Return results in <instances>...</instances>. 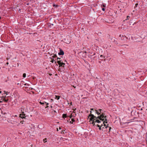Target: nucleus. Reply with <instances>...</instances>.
<instances>
[{
    "instance_id": "a211bd4d",
    "label": "nucleus",
    "mask_w": 147,
    "mask_h": 147,
    "mask_svg": "<svg viewBox=\"0 0 147 147\" xmlns=\"http://www.w3.org/2000/svg\"><path fill=\"white\" fill-rule=\"evenodd\" d=\"M130 18V16H127V19H126V20H128L129 18Z\"/></svg>"
},
{
    "instance_id": "393cba45",
    "label": "nucleus",
    "mask_w": 147,
    "mask_h": 147,
    "mask_svg": "<svg viewBox=\"0 0 147 147\" xmlns=\"http://www.w3.org/2000/svg\"><path fill=\"white\" fill-rule=\"evenodd\" d=\"M102 126H100V127H99V129L100 130L101 129V127Z\"/></svg>"
},
{
    "instance_id": "37998d69",
    "label": "nucleus",
    "mask_w": 147,
    "mask_h": 147,
    "mask_svg": "<svg viewBox=\"0 0 147 147\" xmlns=\"http://www.w3.org/2000/svg\"><path fill=\"white\" fill-rule=\"evenodd\" d=\"M70 104H71V105H72V102H71Z\"/></svg>"
},
{
    "instance_id": "7c9ffc66",
    "label": "nucleus",
    "mask_w": 147,
    "mask_h": 147,
    "mask_svg": "<svg viewBox=\"0 0 147 147\" xmlns=\"http://www.w3.org/2000/svg\"><path fill=\"white\" fill-rule=\"evenodd\" d=\"M103 7H105V5H103Z\"/></svg>"
},
{
    "instance_id": "f8f14e48",
    "label": "nucleus",
    "mask_w": 147,
    "mask_h": 147,
    "mask_svg": "<svg viewBox=\"0 0 147 147\" xmlns=\"http://www.w3.org/2000/svg\"><path fill=\"white\" fill-rule=\"evenodd\" d=\"M138 5V3H136L135 5V6L134 7V8L136 9V10H137V9H136V7H137Z\"/></svg>"
},
{
    "instance_id": "6e6552de",
    "label": "nucleus",
    "mask_w": 147,
    "mask_h": 147,
    "mask_svg": "<svg viewBox=\"0 0 147 147\" xmlns=\"http://www.w3.org/2000/svg\"><path fill=\"white\" fill-rule=\"evenodd\" d=\"M95 111L96 112H95L97 114H98V115H101V113H100L98 111V110H97L96 109H95Z\"/></svg>"
},
{
    "instance_id": "7ed1b4c3",
    "label": "nucleus",
    "mask_w": 147,
    "mask_h": 147,
    "mask_svg": "<svg viewBox=\"0 0 147 147\" xmlns=\"http://www.w3.org/2000/svg\"><path fill=\"white\" fill-rule=\"evenodd\" d=\"M103 123L104 124V126L106 128H107V126H106V125L105 124V123H107V120L106 119H105V120L103 121Z\"/></svg>"
},
{
    "instance_id": "49530a36",
    "label": "nucleus",
    "mask_w": 147,
    "mask_h": 147,
    "mask_svg": "<svg viewBox=\"0 0 147 147\" xmlns=\"http://www.w3.org/2000/svg\"><path fill=\"white\" fill-rule=\"evenodd\" d=\"M1 91H0V93H1Z\"/></svg>"
},
{
    "instance_id": "39448f33",
    "label": "nucleus",
    "mask_w": 147,
    "mask_h": 147,
    "mask_svg": "<svg viewBox=\"0 0 147 147\" xmlns=\"http://www.w3.org/2000/svg\"><path fill=\"white\" fill-rule=\"evenodd\" d=\"M64 54V53L63 51L61 49H60V52L58 53L59 55H63Z\"/></svg>"
},
{
    "instance_id": "1a4fd4ad",
    "label": "nucleus",
    "mask_w": 147,
    "mask_h": 147,
    "mask_svg": "<svg viewBox=\"0 0 147 147\" xmlns=\"http://www.w3.org/2000/svg\"><path fill=\"white\" fill-rule=\"evenodd\" d=\"M40 103L41 104V105H43V104H46V105H49V103H47L46 102H40Z\"/></svg>"
},
{
    "instance_id": "423d86ee",
    "label": "nucleus",
    "mask_w": 147,
    "mask_h": 147,
    "mask_svg": "<svg viewBox=\"0 0 147 147\" xmlns=\"http://www.w3.org/2000/svg\"><path fill=\"white\" fill-rule=\"evenodd\" d=\"M21 111L22 113H24V111H25V108L24 107H22L21 108Z\"/></svg>"
},
{
    "instance_id": "f257e3e1",
    "label": "nucleus",
    "mask_w": 147,
    "mask_h": 147,
    "mask_svg": "<svg viewBox=\"0 0 147 147\" xmlns=\"http://www.w3.org/2000/svg\"><path fill=\"white\" fill-rule=\"evenodd\" d=\"M105 114L104 113H102L100 116H98L97 117L94 116L93 114H90L88 116V117H90V121L92 122V123L93 124V125H94V120L96 119H99L100 120L102 121H104L105 119H104V118L105 119H106V116H105Z\"/></svg>"
},
{
    "instance_id": "79ce46f5",
    "label": "nucleus",
    "mask_w": 147,
    "mask_h": 147,
    "mask_svg": "<svg viewBox=\"0 0 147 147\" xmlns=\"http://www.w3.org/2000/svg\"><path fill=\"white\" fill-rule=\"evenodd\" d=\"M122 36V37H125V36Z\"/></svg>"
},
{
    "instance_id": "4c0bfd02",
    "label": "nucleus",
    "mask_w": 147,
    "mask_h": 147,
    "mask_svg": "<svg viewBox=\"0 0 147 147\" xmlns=\"http://www.w3.org/2000/svg\"><path fill=\"white\" fill-rule=\"evenodd\" d=\"M95 53H94V54H93V55H95Z\"/></svg>"
},
{
    "instance_id": "2f4dec72",
    "label": "nucleus",
    "mask_w": 147,
    "mask_h": 147,
    "mask_svg": "<svg viewBox=\"0 0 147 147\" xmlns=\"http://www.w3.org/2000/svg\"><path fill=\"white\" fill-rule=\"evenodd\" d=\"M53 5V6L54 7H55V4Z\"/></svg>"
},
{
    "instance_id": "f3484780",
    "label": "nucleus",
    "mask_w": 147,
    "mask_h": 147,
    "mask_svg": "<svg viewBox=\"0 0 147 147\" xmlns=\"http://www.w3.org/2000/svg\"><path fill=\"white\" fill-rule=\"evenodd\" d=\"M98 111H100V113H102V109H99Z\"/></svg>"
},
{
    "instance_id": "20e7f679",
    "label": "nucleus",
    "mask_w": 147,
    "mask_h": 147,
    "mask_svg": "<svg viewBox=\"0 0 147 147\" xmlns=\"http://www.w3.org/2000/svg\"><path fill=\"white\" fill-rule=\"evenodd\" d=\"M25 114L24 113H22V114H20V117L21 118H25Z\"/></svg>"
},
{
    "instance_id": "473e14b6",
    "label": "nucleus",
    "mask_w": 147,
    "mask_h": 147,
    "mask_svg": "<svg viewBox=\"0 0 147 147\" xmlns=\"http://www.w3.org/2000/svg\"><path fill=\"white\" fill-rule=\"evenodd\" d=\"M6 64H7V65H8V64H9V63H8V62H7V63H6Z\"/></svg>"
},
{
    "instance_id": "ddd939ff",
    "label": "nucleus",
    "mask_w": 147,
    "mask_h": 147,
    "mask_svg": "<svg viewBox=\"0 0 147 147\" xmlns=\"http://www.w3.org/2000/svg\"><path fill=\"white\" fill-rule=\"evenodd\" d=\"M67 117V115L66 114H63V118L66 117Z\"/></svg>"
},
{
    "instance_id": "4468645a",
    "label": "nucleus",
    "mask_w": 147,
    "mask_h": 147,
    "mask_svg": "<svg viewBox=\"0 0 147 147\" xmlns=\"http://www.w3.org/2000/svg\"><path fill=\"white\" fill-rule=\"evenodd\" d=\"M8 100V99H5V98H4V99H3V100H4L5 102H7Z\"/></svg>"
},
{
    "instance_id": "c756f323",
    "label": "nucleus",
    "mask_w": 147,
    "mask_h": 147,
    "mask_svg": "<svg viewBox=\"0 0 147 147\" xmlns=\"http://www.w3.org/2000/svg\"><path fill=\"white\" fill-rule=\"evenodd\" d=\"M90 114H91V113H92V111H90Z\"/></svg>"
},
{
    "instance_id": "72a5a7b5",
    "label": "nucleus",
    "mask_w": 147,
    "mask_h": 147,
    "mask_svg": "<svg viewBox=\"0 0 147 147\" xmlns=\"http://www.w3.org/2000/svg\"><path fill=\"white\" fill-rule=\"evenodd\" d=\"M51 102H52V101H53V99H51Z\"/></svg>"
},
{
    "instance_id": "6ab92c4d",
    "label": "nucleus",
    "mask_w": 147,
    "mask_h": 147,
    "mask_svg": "<svg viewBox=\"0 0 147 147\" xmlns=\"http://www.w3.org/2000/svg\"><path fill=\"white\" fill-rule=\"evenodd\" d=\"M96 125L97 126V127H100L101 126V125H98V124H97V125ZM102 126V124L101 125V126Z\"/></svg>"
},
{
    "instance_id": "a18cd8bd",
    "label": "nucleus",
    "mask_w": 147,
    "mask_h": 147,
    "mask_svg": "<svg viewBox=\"0 0 147 147\" xmlns=\"http://www.w3.org/2000/svg\"><path fill=\"white\" fill-rule=\"evenodd\" d=\"M119 36H120V37H121V35H120Z\"/></svg>"
},
{
    "instance_id": "0eeeda50",
    "label": "nucleus",
    "mask_w": 147,
    "mask_h": 147,
    "mask_svg": "<svg viewBox=\"0 0 147 147\" xmlns=\"http://www.w3.org/2000/svg\"><path fill=\"white\" fill-rule=\"evenodd\" d=\"M95 119L94 120V123L95 122H97L98 123H99L100 122V121L98 119Z\"/></svg>"
},
{
    "instance_id": "9b49d317",
    "label": "nucleus",
    "mask_w": 147,
    "mask_h": 147,
    "mask_svg": "<svg viewBox=\"0 0 147 147\" xmlns=\"http://www.w3.org/2000/svg\"><path fill=\"white\" fill-rule=\"evenodd\" d=\"M60 97V96H56V98L57 99V100H58Z\"/></svg>"
},
{
    "instance_id": "cd10ccee",
    "label": "nucleus",
    "mask_w": 147,
    "mask_h": 147,
    "mask_svg": "<svg viewBox=\"0 0 147 147\" xmlns=\"http://www.w3.org/2000/svg\"><path fill=\"white\" fill-rule=\"evenodd\" d=\"M103 56V55H101L100 56V57H102Z\"/></svg>"
},
{
    "instance_id": "c03bdc74",
    "label": "nucleus",
    "mask_w": 147,
    "mask_h": 147,
    "mask_svg": "<svg viewBox=\"0 0 147 147\" xmlns=\"http://www.w3.org/2000/svg\"><path fill=\"white\" fill-rule=\"evenodd\" d=\"M73 87H74V88H76V87H75V86H74Z\"/></svg>"
},
{
    "instance_id": "2eb2a0df",
    "label": "nucleus",
    "mask_w": 147,
    "mask_h": 147,
    "mask_svg": "<svg viewBox=\"0 0 147 147\" xmlns=\"http://www.w3.org/2000/svg\"><path fill=\"white\" fill-rule=\"evenodd\" d=\"M26 74H25V73H24L23 74V77H24V78H25L26 77Z\"/></svg>"
},
{
    "instance_id": "b1692460",
    "label": "nucleus",
    "mask_w": 147,
    "mask_h": 147,
    "mask_svg": "<svg viewBox=\"0 0 147 147\" xmlns=\"http://www.w3.org/2000/svg\"><path fill=\"white\" fill-rule=\"evenodd\" d=\"M71 121H73V122H74V121H75V120L73 119H71Z\"/></svg>"
},
{
    "instance_id": "ea45409f",
    "label": "nucleus",
    "mask_w": 147,
    "mask_h": 147,
    "mask_svg": "<svg viewBox=\"0 0 147 147\" xmlns=\"http://www.w3.org/2000/svg\"><path fill=\"white\" fill-rule=\"evenodd\" d=\"M26 84H25L24 85L26 86Z\"/></svg>"
},
{
    "instance_id": "e433bc0d",
    "label": "nucleus",
    "mask_w": 147,
    "mask_h": 147,
    "mask_svg": "<svg viewBox=\"0 0 147 147\" xmlns=\"http://www.w3.org/2000/svg\"><path fill=\"white\" fill-rule=\"evenodd\" d=\"M17 84L18 85H19V84H19V83H18Z\"/></svg>"
},
{
    "instance_id": "58836bf2",
    "label": "nucleus",
    "mask_w": 147,
    "mask_h": 147,
    "mask_svg": "<svg viewBox=\"0 0 147 147\" xmlns=\"http://www.w3.org/2000/svg\"><path fill=\"white\" fill-rule=\"evenodd\" d=\"M59 129H61V127H59Z\"/></svg>"
},
{
    "instance_id": "412c9836",
    "label": "nucleus",
    "mask_w": 147,
    "mask_h": 147,
    "mask_svg": "<svg viewBox=\"0 0 147 147\" xmlns=\"http://www.w3.org/2000/svg\"><path fill=\"white\" fill-rule=\"evenodd\" d=\"M57 57V55H56V54H54V56H53V57Z\"/></svg>"
},
{
    "instance_id": "4be33fe9",
    "label": "nucleus",
    "mask_w": 147,
    "mask_h": 147,
    "mask_svg": "<svg viewBox=\"0 0 147 147\" xmlns=\"http://www.w3.org/2000/svg\"><path fill=\"white\" fill-rule=\"evenodd\" d=\"M47 140V139H46V138H45V139H43V142H45V140Z\"/></svg>"
},
{
    "instance_id": "c85d7f7f",
    "label": "nucleus",
    "mask_w": 147,
    "mask_h": 147,
    "mask_svg": "<svg viewBox=\"0 0 147 147\" xmlns=\"http://www.w3.org/2000/svg\"><path fill=\"white\" fill-rule=\"evenodd\" d=\"M109 131H110V129H111V127H109Z\"/></svg>"
},
{
    "instance_id": "a19ab883",
    "label": "nucleus",
    "mask_w": 147,
    "mask_h": 147,
    "mask_svg": "<svg viewBox=\"0 0 147 147\" xmlns=\"http://www.w3.org/2000/svg\"><path fill=\"white\" fill-rule=\"evenodd\" d=\"M48 107V106H47V107H46V108Z\"/></svg>"
},
{
    "instance_id": "aec40b11",
    "label": "nucleus",
    "mask_w": 147,
    "mask_h": 147,
    "mask_svg": "<svg viewBox=\"0 0 147 147\" xmlns=\"http://www.w3.org/2000/svg\"><path fill=\"white\" fill-rule=\"evenodd\" d=\"M61 59V58L57 57V59H55V60H58V59L60 60Z\"/></svg>"
},
{
    "instance_id": "bb28decb",
    "label": "nucleus",
    "mask_w": 147,
    "mask_h": 147,
    "mask_svg": "<svg viewBox=\"0 0 147 147\" xmlns=\"http://www.w3.org/2000/svg\"><path fill=\"white\" fill-rule=\"evenodd\" d=\"M90 110H94V109H93V108H91V109H90Z\"/></svg>"
},
{
    "instance_id": "c9c22d12",
    "label": "nucleus",
    "mask_w": 147,
    "mask_h": 147,
    "mask_svg": "<svg viewBox=\"0 0 147 147\" xmlns=\"http://www.w3.org/2000/svg\"><path fill=\"white\" fill-rule=\"evenodd\" d=\"M70 123H73V122H71V121H70Z\"/></svg>"
},
{
    "instance_id": "a878e982",
    "label": "nucleus",
    "mask_w": 147,
    "mask_h": 147,
    "mask_svg": "<svg viewBox=\"0 0 147 147\" xmlns=\"http://www.w3.org/2000/svg\"><path fill=\"white\" fill-rule=\"evenodd\" d=\"M86 53H87V52H86V51H85V52H84V53H85V55H86Z\"/></svg>"
},
{
    "instance_id": "f03ea898",
    "label": "nucleus",
    "mask_w": 147,
    "mask_h": 147,
    "mask_svg": "<svg viewBox=\"0 0 147 147\" xmlns=\"http://www.w3.org/2000/svg\"><path fill=\"white\" fill-rule=\"evenodd\" d=\"M57 63L59 65V67H60L61 66L62 67H64V65H65V63H63V61H61V60L58 61H57Z\"/></svg>"
},
{
    "instance_id": "5701e85b",
    "label": "nucleus",
    "mask_w": 147,
    "mask_h": 147,
    "mask_svg": "<svg viewBox=\"0 0 147 147\" xmlns=\"http://www.w3.org/2000/svg\"><path fill=\"white\" fill-rule=\"evenodd\" d=\"M105 8H102V10L103 11H105Z\"/></svg>"
},
{
    "instance_id": "f704fd0d",
    "label": "nucleus",
    "mask_w": 147,
    "mask_h": 147,
    "mask_svg": "<svg viewBox=\"0 0 147 147\" xmlns=\"http://www.w3.org/2000/svg\"><path fill=\"white\" fill-rule=\"evenodd\" d=\"M51 102H52V101H53V99H51Z\"/></svg>"
},
{
    "instance_id": "dca6fc26",
    "label": "nucleus",
    "mask_w": 147,
    "mask_h": 147,
    "mask_svg": "<svg viewBox=\"0 0 147 147\" xmlns=\"http://www.w3.org/2000/svg\"><path fill=\"white\" fill-rule=\"evenodd\" d=\"M4 92H5V94L6 95H7L8 93H9L7 92H6L5 91H4Z\"/></svg>"
},
{
    "instance_id": "9d476101",
    "label": "nucleus",
    "mask_w": 147,
    "mask_h": 147,
    "mask_svg": "<svg viewBox=\"0 0 147 147\" xmlns=\"http://www.w3.org/2000/svg\"><path fill=\"white\" fill-rule=\"evenodd\" d=\"M51 62L52 63H53L54 62H55V63H56V61L55 60H54V59H52L51 61Z\"/></svg>"
}]
</instances>
